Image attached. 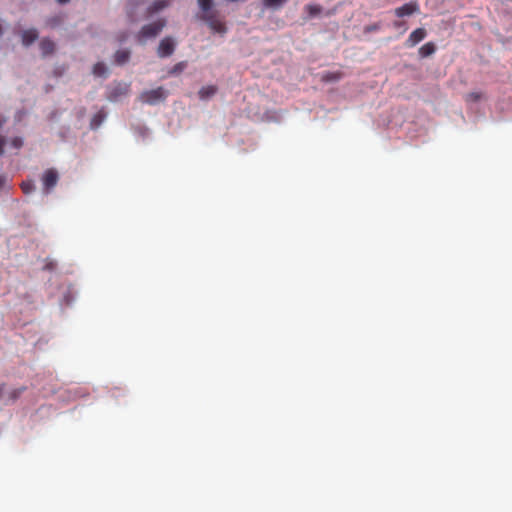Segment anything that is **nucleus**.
Segmentation results:
<instances>
[{"mask_svg":"<svg viewBox=\"0 0 512 512\" xmlns=\"http://www.w3.org/2000/svg\"><path fill=\"white\" fill-rule=\"evenodd\" d=\"M57 1H58L59 3H61V4H64V3L69 2V0H57Z\"/></svg>","mask_w":512,"mask_h":512,"instance_id":"c756f323","label":"nucleus"},{"mask_svg":"<svg viewBox=\"0 0 512 512\" xmlns=\"http://www.w3.org/2000/svg\"><path fill=\"white\" fill-rule=\"evenodd\" d=\"M165 25L166 21L164 19H159L155 22L144 25L140 32L138 33L139 41H143L148 38H153L157 36L165 27Z\"/></svg>","mask_w":512,"mask_h":512,"instance_id":"7ed1b4c3","label":"nucleus"},{"mask_svg":"<svg viewBox=\"0 0 512 512\" xmlns=\"http://www.w3.org/2000/svg\"><path fill=\"white\" fill-rule=\"evenodd\" d=\"M24 390H25V387H20V388L14 389L13 391L10 392L9 398L12 401H15L24 392Z\"/></svg>","mask_w":512,"mask_h":512,"instance_id":"b1692460","label":"nucleus"},{"mask_svg":"<svg viewBox=\"0 0 512 512\" xmlns=\"http://www.w3.org/2000/svg\"><path fill=\"white\" fill-rule=\"evenodd\" d=\"M39 46H40V50H41V53L43 56H48V55L52 54L55 50V44L49 38H43L40 41Z\"/></svg>","mask_w":512,"mask_h":512,"instance_id":"9b49d317","label":"nucleus"},{"mask_svg":"<svg viewBox=\"0 0 512 512\" xmlns=\"http://www.w3.org/2000/svg\"><path fill=\"white\" fill-rule=\"evenodd\" d=\"M187 67V62L181 61L175 64L171 70L169 71L170 75H175L181 73Z\"/></svg>","mask_w":512,"mask_h":512,"instance_id":"aec40b11","label":"nucleus"},{"mask_svg":"<svg viewBox=\"0 0 512 512\" xmlns=\"http://www.w3.org/2000/svg\"><path fill=\"white\" fill-rule=\"evenodd\" d=\"M106 118V112L104 109L99 110L91 119L90 127L91 129H97L103 123Z\"/></svg>","mask_w":512,"mask_h":512,"instance_id":"f8f14e48","label":"nucleus"},{"mask_svg":"<svg viewBox=\"0 0 512 512\" xmlns=\"http://www.w3.org/2000/svg\"><path fill=\"white\" fill-rule=\"evenodd\" d=\"M169 0H156L154 3L148 8L149 14H154L164 9L169 5Z\"/></svg>","mask_w":512,"mask_h":512,"instance_id":"4468645a","label":"nucleus"},{"mask_svg":"<svg viewBox=\"0 0 512 512\" xmlns=\"http://www.w3.org/2000/svg\"><path fill=\"white\" fill-rule=\"evenodd\" d=\"M435 50V44L432 42H428L419 49V54L421 57H428L432 55L435 52Z\"/></svg>","mask_w":512,"mask_h":512,"instance_id":"2eb2a0df","label":"nucleus"},{"mask_svg":"<svg viewBox=\"0 0 512 512\" xmlns=\"http://www.w3.org/2000/svg\"><path fill=\"white\" fill-rule=\"evenodd\" d=\"M217 91H218L217 86L207 85V86H203L199 90L198 95L201 100H208L209 98L213 97L217 93Z\"/></svg>","mask_w":512,"mask_h":512,"instance_id":"9d476101","label":"nucleus"},{"mask_svg":"<svg viewBox=\"0 0 512 512\" xmlns=\"http://www.w3.org/2000/svg\"><path fill=\"white\" fill-rule=\"evenodd\" d=\"M380 29V25L378 23H374L372 25L365 27V32H373Z\"/></svg>","mask_w":512,"mask_h":512,"instance_id":"a878e982","label":"nucleus"},{"mask_svg":"<svg viewBox=\"0 0 512 512\" xmlns=\"http://www.w3.org/2000/svg\"><path fill=\"white\" fill-rule=\"evenodd\" d=\"M482 97V94L479 93V92H471V93H468L466 96H465V99L467 102H477L478 100H480Z\"/></svg>","mask_w":512,"mask_h":512,"instance_id":"5701e85b","label":"nucleus"},{"mask_svg":"<svg viewBox=\"0 0 512 512\" xmlns=\"http://www.w3.org/2000/svg\"><path fill=\"white\" fill-rule=\"evenodd\" d=\"M130 91V85L124 82H116L108 87L107 99L109 101H118L121 97L126 96Z\"/></svg>","mask_w":512,"mask_h":512,"instance_id":"20e7f679","label":"nucleus"},{"mask_svg":"<svg viewBox=\"0 0 512 512\" xmlns=\"http://www.w3.org/2000/svg\"><path fill=\"white\" fill-rule=\"evenodd\" d=\"M24 46L31 45L38 38V31L34 28L24 30L21 34Z\"/></svg>","mask_w":512,"mask_h":512,"instance_id":"1a4fd4ad","label":"nucleus"},{"mask_svg":"<svg viewBox=\"0 0 512 512\" xmlns=\"http://www.w3.org/2000/svg\"><path fill=\"white\" fill-rule=\"evenodd\" d=\"M305 10L307 11V13L310 17H314L321 13L322 8L320 5L309 4L305 7Z\"/></svg>","mask_w":512,"mask_h":512,"instance_id":"6ab92c4d","label":"nucleus"},{"mask_svg":"<svg viewBox=\"0 0 512 512\" xmlns=\"http://www.w3.org/2000/svg\"><path fill=\"white\" fill-rule=\"evenodd\" d=\"M4 123H5V119L0 115V129L2 128ZM5 144H6L5 137L0 135V156H2L4 154Z\"/></svg>","mask_w":512,"mask_h":512,"instance_id":"4be33fe9","label":"nucleus"},{"mask_svg":"<svg viewBox=\"0 0 512 512\" xmlns=\"http://www.w3.org/2000/svg\"><path fill=\"white\" fill-rule=\"evenodd\" d=\"M130 58L129 50H118L114 55L115 63L118 65L125 64Z\"/></svg>","mask_w":512,"mask_h":512,"instance_id":"ddd939ff","label":"nucleus"},{"mask_svg":"<svg viewBox=\"0 0 512 512\" xmlns=\"http://www.w3.org/2000/svg\"><path fill=\"white\" fill-rule=\"evenodd\" d=\"M4 389H5V385L4 384L0 385V399L2 398Z\"/></svg>","mask_w":512,"mask_h":512,"instance_id":"c85d7f7f","label":"nucleus"},{"mask_svg":"<svg viewBox=\"0 0 512 512\" xmlns=\"http://www.w3.org/2000/svg\"><path fill=\"white\" fill-rule=\"evenodd\" d=\"M7 178L4 175H0V191L5 187Z\"/></svg>","mask_w":512,"mask_h":512,"instance_id":"cd10ccee","label":"nucleus"},{"mask_svg":"<svg viewBox=\"0 0 512 512\" xmlns=\"http://www.w3.org/2000/svg\"><path fill=\"white\" fill-rule=\"evenodd\" d=\"M21 189H22L23 193L30 194L31 192L34 191L35 186H34V183L32 181H30V180L29 181H24L21 184Z\"/></svg>","mask_w":512,"mask_h":512,"instance_id":"412c9836","label":"nucleus"},{"mask_svg":"<svg viewBox=\"0 0 512 512\" xmlns=\"http://www.w3.org/2000/svg\"><path fill=\"white\" fill-rule=\"evenodd\" d=\"M426 35L427 33L424 28H417L409 35L405 42V45L407 47H414L416 44L421 42L426 37Z\"/></svg>","mask_w":512,"mask_h":512,"instance_id":"6e6552de","label":"nucleus"},{"mask_svg":"<svg viewBox=\"0 0 512 512\" xmlns=\"http://www.w3.org/2000/svg\"><path fill=\"white\" fill-rule=\"evenodd\" d=\"M175 50V43L171 37H165L159 43L157 54L159 57L164 58L172 55Z\"/></svg>","mask_w":512,"mask_h":512,"instance_id":"0eeeda50","label":"nucleus"},{"mask_svg":"<svg viewBox=\"0 0 512 512\" xmlns=\"http://www.w3.org/2000/svg\"><path fill=\"white\" fill-rule=\"evenodd\" d=\"M41 180L43 184L44 193L48 194L57 185L59 180V174L56 169L50 168L43 173Z\"/></svg>","mask_w":512,"mask_h":512,"instance_id":"39448f33","label":"nucleus"},{"mask_svg":"<svg viewBox=\"0 0 512 512\" xmlns=\"http://www.w3.org/2000/svg\"><path fill=\"white\" fill-rule=\"evenodd\" d=\"M286 1L287 0H262V3L267 8L278 9L285 4Z\"/></svg>","mask_w":512,"mask_h":512,"instance_id":"a211bd4d","label":"nucleus"},{"mask_svg":"<svg viewBox=\"0 0 512 512\" xmlns=\"http://www.w3.org/2000/svg\"><path fill=\"white\" fill-rule=\"evenodd\" d=\"M10 145L14 149H20L23 146V140L21 137H14L11 140Z\"/></svg>","mask_w":512,"mask_h":512,"instance_id":"393cba45","label":"nucleus"},{"mask_svg":"<svg viewBox=\"0 0 512 512\" xmlns=\"http://www.w3.org/2000/svg\"><path fill=\"white\" fill-rule=\"evenodd\" d=\"M93 74L98 77L106 76L107 67L104 63L98 62L93 66Z\"/></svg>","mask_w":512,"mask_h":512,"instance_id":"f3484780","label":"nucleus"},{"mask_svg":"<svg viewBox=\"0 0 512 512\" xmlns=\"http://www.w3.org/2000/svg\"><path fill=\"white\" fill-rule=\"evenodd\" d=\"M199 7L203 11L201 20L207 23L209 28L214 32L224 35L227 32L226 24L218 18L216 11H211L213 0H198Z\"/></svg>","mask_w":512,"mask_h":512,"instance_id":"f257e3e1","label":"nucleus"},{"mask_svg":"<svg viewBox=\"0 0 512 512\" xmlns=\"http://www.w3.org/2000/svg\"><path fill=\"white\" fill-rule=\"evenodd\" d=\"M393 26H394L395 28H403V32H405V31L407 30V27H405V23H404V22H402V21H395V22L393 23Z\"/></svg>","mask_w":512,"mask_h":512,"instance_id":"bb28decb","label":"nucleus"},{"mask_svg":"<svg viewBox=\"0 0 512 512\" xmlns=\"http://www.w3.org/2000/svg\"><path fill=\"white\" fill-rule=\"evenodd\" d=\"M167 95L168 92L163 87H158L156 89L143 91L139 96V100L142 103L155 105L164 101L167 98Z\"/></svg>","mask_w":512,"mask_h":512,"instance_id":"f03ea898","label":"nucleus"},{"mask_svg":"<svg viewBox=\"0 0 512 512\" xmlns=\"http://www.w3.org/2000/svg\"><path fill=\"white\" fill-rule=\"evenodd\" d=\"M343 74L341 72H327L323 74L322 80L325 82H336L342 78Z\"/></svg>","mask_w":512,"mask_h":512,"instance_id":"dca6fc26","label":"nucleus"},{"mask_svg":"<svg viewBox=\"0 0 512 512\" xmlns=\"http://www.w3.org/2000/svg\"><path fill=\"white\" fill-rule=\"evenodd\" d=\"M420 11V6L416 1H410L405 3L401 7H398L394 10V13L397 17L402 18L405 16H410L414 13H418Z\"/></svg>","mask_w":512,"mask_h":512,"instance_id":"423d86ee","label":"nucleus"}]
</instances>
